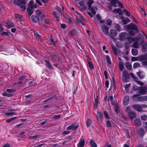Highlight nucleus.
<instances>
[{
  "label": "nucleus",
  "instance_id": "37",
  "mask_svg": "<svg viewBox=\"0 0 147 147\" xmlns=\"http://www.w3.org/2000/svg\"><path fill=\"white\" fill-rule=\"evenodd\" d=\"M129 74L133 78L134 81L136 82V80H137V78L134 75V74L132 73H130Z\"/></svg>",
  "mask_w": 147,
  "mask_h": 147
},
{
  "label": "nucleus",
  "instance_id": "22",
  "mask_svg": "<svg viewBox=\"0 0 147 147\" xmlns=\"http://www.w3.org/2000/svg\"><path fill=\"white\" fill-rule=\"evenodd\" d=\"M14 24L10 21H8L7 23L6 27H7L8 28H10L14 27Z\"/></svg>",
  "mask_w": 147,
  "mask_h": 147
},
{
  "label": "nucleus",
  "instance_id": "29",
  "mask_svg": "<svg viewBox=\"0 0 147 147\" xmlns=\"http://www.w3.org/2000/svg\"><path fill=\"white\" fill-rule=\"evenodd\" d=\"M94 1L93 0H87V5L88 8L91 7Z\"/></svg>",
  "mask_w": 147,
  "mask_h": 147
},
{
  "label": "nucleus",
  "instance_id": "41",
  "mask_svg": "<svg viewBox=\"0 0 147 147\" xmlns=\"http://www.w3.org/2000/svg\"><path fill=\"white\" fill-rule=\"evenodd\" d=\"M40 136L38 135H36L30 136L29 137L30 138L32 139H35L37 138H40Z\"/></svg>",
  "mask_w": 147,
  "mask_h": 147
},
{
  "label": "nucleus",
  "instance_id": "43",
  "mask_svg": "<svg viewBox=\"0 0 147 147\" xmlns=\"http://www.w3.org/2000/svg\"><path fill=\"white\" fill-rule=\"evenodd\" d=\"M114 105H115V111L117 113H119V109L118 108L117 104L116 103Z\"/></svg>",
  "mask_w": 147,
  "mask_h": 147
},
{
  "label": "nucleus",
  "instance_id": "13",
  "mask_svg": "<svg viewBox=\"0 0 147 147\" xmlns=\"http://www.w3.org/2000/svg\"><path fill=\"white\" fill-rule=\"evenodd\" d=\"M129 117L131 119H134L136 117L137 115L133 111H130L128 114Z\"/></svg>",
  "mask_w": 147,
  "mask_h": 147
},
{
  "label": "nucleus",
  "instance_id": "44",
  "mask_svg": "<svg viewBox=\"0 0 147 147\" xmlns=\"http://www.w3.org/2000/svg\"><path fill=\"white\" fill-rule=\"evenodd\" d=\"M113 12H115L116 13H119V14H121V9L118 8L116 9L113 11Z\"/></svg>",
  "mask_w": 147,
  "mask_h": 147
},
{
  "label": "nucleus",
  "instance_id": "30",
  "mask_svg": "<svg viewBox=\"0 0 147 147\" xmlns=\"http://www.w3.org/2000/svg\"><path fill=\"white\" fill-rule=\"evenodd\" d=\"M131 52L132 54L134 56L137 55L138 54V50L136 49H132L131 50Z\"/></svg>",
  "mask_w": 147,
  "mask_h": 147
},
{
  "label": "nucleus",
  "instance_id": "51",
  "mask_svg": "<svg viewBox=\"0 0 147 147\" xmlns=\"http://www.w3.org/2000/svg\"><path fill=\"white\" fill-rule=\"evenodd\" d=\"M33 2L32 1H30L29 2L28 4V7L30 8H33Z\"/></svg>",
  "mask_w": 147,
  "mask_h": 147
},
{
  "label": "nucleus",
  "instance_id": "5",
  "mask_svg": "<svg viewBox=\"0 0 147 147\" xmlns=\"http://www.w3.org/2000/svg\"><path fill=\"white\" fill-rule=\"evenodd\" d=\"M140 43L142 46L141 49L143 53L146 52V49H147V42H144L143 40H141Z\"/></svg>",
  "mask_w": 147,
  "mask_h": 147
},
{
  "label": "nucleus",
  "instance_id": "11",
  "mask_svg": "<svg viewBox=\"0 0 147 147\" xmlns=\"http://www.w3.org/2000/svg\"><path fill=\"white\" fill-rule=\"evenodd\" d=\"M133 108L136 111L141 112L142 111V109L140 105L138 104H135L133 105Z\"/></svg>",
  "mask_w": 147,
  "mask_h": 147
},
{
  "label": "nucleus",
  "instance_id": "32",
  "mask_svg": "<svg viewBox=\"0 0 147 147\" xmlns=\"http://www.w3.org/2000/svg\"><path fill=\"white\" fill-rule=\"evenodd\" d=\"M132 47L136 48H138L139 47V45L138 41L134 42L133 44Z\"/></svg>",
  "mask_w": 147,
  "mask_h": 147
},
{
  "label": "nucleus",
  "instance_id": "3",
  "mask_svg": "<svg viewBox=\"0 0 147 147\" xmlns=\"http://www.w3.org/2000/svg\"><path fill=\"white\" fill-rule=\"evenodd\" d=\"M138 91L137 93L139 94L140 95L145 94L147 92V87L146 86H143L139 87L137 90Z\"/></svg>",
  "mask_w": 147,
  "mask_h": 147
},
{
  "label": "nucleus",
  "instance_id": "1",
  "mask_svg": "<svg viewBox=\"0 0 147 147\" xmlns=\"http://www.w3.org/2000/svg\"><path fill=\"white\" fill-rule=\"evenodd\" d=\"M126 28L128 30L129 34L131 36H134L136 33L138 32V30L136 26L133 23L126 25Z\"/></svg>",
  "mask_w": 147,
  "mask_h": 147
},
{
  "label": "nucleus",
  "instance_id": "12",
  "mask_svg": "<svg viewBox=\"0 0 147 147\" xmlns=\"http://www.w3.org/2000/svg\"><path fill=\"white\" fill-rule=\"evenodd\" d=\"M138 57L139 61H142L147 60V54H144Z\"/></svg>",
  "mask_w": 147,
  "mask_h": 147
},
{
  "label": "nucleus",
  "instance_id": "19",
  "mask_svg": "<svg viewBox=\"0 0 147 147\" xmlns=\"http://www.w3.org/2000/svg\"><path fill=\"white\" fill-rule=\"evenodd\" d=\"M45 65L49 69L51 70L53 69V67L49 61L47 60H45Z\"/></svg>",
  "mask_w": 147,
  "mask_h": 147
},
{
  "label": "nucleus",
  "instance_id": "26",
  "mask_svg": "<svg viewBox=\"0 0 147 147\" xmlns=\"http://www.w3.org/2000/svg\"><path fill=\"white\" fill-rule=\"evenodd\" d=\"M134 123L137 126H140L141 125V123L140 120L138 119H136L134 121Z\"/></svg>",
  "mask_w": 147,
  "mask_h": 147
},
{
  "label": "nucleus",
  "instance_id": "39",
  "mask_svg": "<svg viewBox=\"0 0 147 147\" xmlns=\"http://www.w3.org/2000/svg\"><path fill=\"white\" fill-rule=\"evenodd\" d=\"M17 118L16 117H15L12 118H10L6 120V122L7 123H9L15 119Z\"/></svg>",
  "mask_w": 147,
  "mask_h": 147
},
{
  "label": "nucleus",
  "instance_id": "16",
  "mask_svg": "<svg viewBox=\"0 0 147 147\" xmlns=\"http://www.w3.org/2000/svg\"><path fill=\"white\" fill-rule=\"evenodd\" d=\"M139 94H135L133 96V99L135 101H141V96H139Z\"/></svg>",
  "mask_w": 147,
  "mask_h": 147
},
{
  "label": "nucleus",
  "instance_id": "54",
  "mask_svg": "<svg viewBox=\"0 0 147 147\" xmlns=\"http://www.w3.org/2000/svg\"><path fill=\"white\" fill-rule=\"evenodd\" d=\"M106 58L108 64L109 65H110L111 64V63L110 60V57H109V56L106 55Z\"/></svg>",
  "mask_w": 147,
  "mask_h": 147
},
{
  "label": "nucleus",
  "instance_id": "23",
  "mask_svg": "<svg viewBox=\"0 0 147 147\" xmlns=\"http://www.w3.org/2000/svg\"><path fill=\"white\" fill-rule=\"evenodd\" d=\"M137 134L140 137H142L144 134V130L142 129H140L138 132Z\"/></svg>",
  "mask_w": 147,
  "mask_h": 147
},
{
  "label": "nucleus",
  "instance_id": "46",
  "mask_svg": "<svg viewBox=\"0 0 147 147\" xmlns=\"http://www.w3.org/2000/svg\"><path fill=\"white\" fill-rule=\"evenodd\" d=\"M33 32L34 35L36 37V38H40V36L37 33V32L35 30H33Z\"/></svg>",
  "mask_w": 147,
  "mask_h": 147
},
{
  "label": "nucleus",
  "instance_id": "27",
  "mask_svg": "<svg viewBox=\"0 0 147 147\" xmlns=\"http://www.w3.org/2000/svg\"><path fill=\"white\" fill-rule=\"evenodd\" d=\"M88 63V66H89V68L91 69H94V66L92 62L89 61V60H87Z\"/></svg>",
  "mask_w": 147,
  "mask_h": 147
},
{
  "label": "nucleus",
  "instance_id": "18",
  "mask_svg": "<svg viewBox=\"0 0 147 147\" xmlns=\"http://www.w3.org/2000/svg\"><path fill=\"white\" fill-rule=\"evenodd\" d=\"M121 19L123 24H126L130 22V20L127 18L125 19L123 17H121Z\"/></svg>",
  "mask_w": 147,
  "mask_h": 147
},
{
  "label": "nucleus",
  "instance_id": "14",
  "mask_svg": "<svg viewBox=\"0 0 147 147\" xmlns=\"http://www.w3.org/2000/svg\"><path fill=\"white\" fill-rule=\"evenodd\" d=\"M88 9L90 10L93 14L95 15L98 10V8L96 7H91L88 8Z\"/></svg>",
  "mask_w": 147,
  "mask_h": 147
},
{
  "label": "nucleus",
  "instance_id": "2",
  "mask_svg": "<svg viewBox=\"0 0 147 147\" xmlns=\"http://www.w3.org/2000/svg\"><path fill=\"white\" fill-rule=\"evenodd\" d=\"M14 3L20 7L23 11H24L26 9V7L24 5L26 4V2L24 0H15L13 1Z\"/></svg>",
  "mask_w": 147,
  "mask_h": 147
},
{
  "label": "nucleus",
  "instance_id": "9",
  "mask_svg": "<svg viewBox=\"0 0 147 147\" xmlns=\"http://www.w3.org/2000/svg\"><path fill=\"white\" fill-rule=\"evenodd\" d=\"M128 35L126 32L121 33L119 35V37L120 39L122 40H127L128 39Z\"/></svg>",
  "mask_w": 147,
  "mask_h": 147
},
{
  "label": "nucleus",
  "instance_id": "48",
  "mask_svg": "<svg viewBox=\"0 0 147 147\" xmlns=\"http://www.w3.org/2000/svg\"><path fill=\"white\" fill-rule=\"evenodd\" d=\"M123 11L126 16H130V13L126 9H123Z\"/></svg>",
  "mask_w": 147,
  "mask_h": 147
},
{
  "label": "nucleus",
  "instance_id": "33",
  "mask_svg": "<svg viewBox=\"0 0 147 147\" xmlns=\"http://www.w3.org/2000/svg\"><path fill=\"white\" fill-rule=\"evenodd\" d=\"M125 67L129 70H131L132 68L131 64L128 62L125 63Z\"/></svg>",
  "mask_w": 147,
  "mask_h": 147
},
{
  "label": "nucleus",
  "instance_id": "52",
  "mask_svg": "<svg viewBox=\"0 0 147 147\" xmlns=\"http://www.w3.org/2000/svg\"><path fill=\"white\" fill-rule=\"evenodd\" d=\"M141 119L142 120L145 121L147 119V116L146 115H142L141 116Z\"/></svg>",
  "mask_w": 147,
  "mask_h": 147
},
{
  "label": "nucleus",
  "instance_id": "61",
  "mask_svg": "<svg viewBox=\"0 0 147 147\" xmlns=\"http://www.w3.org/2000/svg\"><path fill=\"white\" fill-rule=\"evenodd\" d=\"M45 22L47 24H50V20L48 19H46L45 20Z\"/></svg>",
  "mask_w": 147,
  "mask_h": 147
},
{
  "label": "nucleus",
  "instance_id": "56",
  "mask_svg": "<svg viewBox=\"0 0 147 147\" xmlns=\"http://www.w3.org/2000/svg\"><path fill=\"white\" fill-rule=\"evenodd\" d=\"M15 16L17 18H18L19 20L21 19L22 17V16H21V15L18 14H16Z\"/></svg>",
  "mask_w": 147,
  "mask_h": 147
},
{
  "label": "nucleus",
  "instance_id": "4",
  "mask_svg": "<svg viewBox=\"0 0 147 147\" xmlns=\"http://www.w3.org/2000/svg\"><path fill=\"white\" fill-rule=\"evenodd\" d=\"M123 80L125 82H127L129 78V76L128 72L125 70L123 71Z\"/></svg>",
  "mask_w": 147,
  "mask_h": 147
},
{
  "label": "nucleus",
  "instance_id": "59",
  "mask_svg": "<svg viewBox=\"0 0 147 147\" xmlns=\"http://www.w3.org/2000/svg\"><path fill=\"white\" fill-rule=\"evenodd\" d=\"M6 91L9 92H13L15 91V90L13 89H7Z\"/></svg>",
  "mask_w": 147,
  "mask_h": 147
},
{
  "label": "nucleus",
  "instance_id": "62",
  "mask_svg": "<svg viewBox=\"0 0 147 147\" xmlns=\"http://www.w3.org/2000/svg\"><path fill=\"white\" fill-rule=\"evenodd\" d=\"M107 25L110 26L112 23V21L109 19H107Z\"/></svg>",
  "mask_w": 147,
  "mask_h": 147
},
{
  "label": "nucleus",
  "instance_id": "6",
  "mask_svg": "<svg viewBox=\"0 0 147 147\" xmlns=\"http://www.w3.org/2000/svg\"><path fill=\"white\" fill-rule=\"evenodd\" d=\"M102 31L105 34H107L109 33V28L105 25H102L101 26Z\"/></svg>",
  "mask_w": 147,
  "mask_h": 147
},
{
  "label": "nucleus",
  "instance_id": "60",
  "mask_svg": "<svg viewBox=\"0 0 147 147\" xmlns=\"http://www.w3.org/2000/svg\"><path fill=\"white\" fill-rule=\"evenodd\" d=\"M136 82L138 84H139L141 86H143L144 85L143 83L141 81L136 80Z\"/></svg>",
  "mask_w": 147,
  "mask_h": 147
},
{
  "label": "nucleus",
  "instance_id": "53",
  "mask_svg": "<svg viewBox=\"0 0 147 147\" xmlns=\"http://www.w3.org/2000/svg\"><path fill=\"white\" fill-rule=\"evenodd\" d=\"M112 49L113 51L114 52V54L115 55H117L118 54V52H117L116 48L115 47H112Z\"/></svg>",
  "mask_w": 147,
  "mask_h": 147
},
{
  "label": "nucleus",
  "instance_id": "17",
  "mask_svg": "<svg viewBox=\"0 0 147 147\" xmlns=\"http://www.w3.org/2000/svg\"><path fill=\"white\" fill-rule=\"evenodd\" d=\"M85 144V141L84 139H81L79 142L77 146L78 147H84Z\"/></svg>",
  "mask_w": 147,
  "mask_h": 147
},
{
  "label": "nucleus",
  "instance_id": "7",
  "mask_svg": "<svg viewBox=\"0 0 147 147\" xmlns=\"http://www.w3.org/2000/svg\"><path fill=\"white\" fill-rule=\"evenodd\" d=\"M76 124L75 123H73L71 125L67 127L66 129L67 130H69L72 129L73 130H76L79 127L78 125H76Z\"/></svg>",
  "mask_w": 147,
  "mask_h": 147
},
{
  "label": "nucleus",
  "instance_id": "20",
  "mask_svg": "<svg viewBox=\"0 0 147 147\" xmlns=\"http://www.w3.org/2000/svg\"><path fill=\"white\" fill-rule=\"evenodd\" d=\"M113 97L112 96H109L108 97V104L109 105H110V103H109V101L110 100L111 101V104L113 105H114L115 104H116V102L114 101L113 100Z\"/></svg>",
  "mask_w": 147,
  "mask_h": 147
},
{
  "label": "nucleus",
  "instance_id": "10",
  "mask_svg": "<svg viewBox=\"0 0 147 147\" xmlns=\"http://www.w3.org/2000/svg\"><path fill=\"white\" fill-rule=\"evenodd\" d=\"M96 117L97 118L98 121L101 123L103 118V115L100 112L97 111V112Z\"/></svg>",
  "mask_w": 147,
  "mask_h": 147
},
{
  "label": "nucleus",
  "instance_id": "49",
  "mask_svg": "<svg viewBox=\"0 0 147 147\" xmlns=\"http://www.w3.org/2000/svg\"><path fill=\"white\" fill-rule=\"evenodd\" d=\"M141 101H147V96H141Z\"/></svg>",
  "mask_w": 147,
  "mask_h": 147
},
{
  "label": "nucleus",
  "instance_id": "31",
  "mask_svg": "<svg viewBox=\"0 0 147 147\" xmlns=\"http://www.w3.org/2000/svg\"><path fill=\"white\" fill-rule=\"evenodd\" d=\"M75 12L78 15L79 17L80 18V19L82 21H83L85 22H86V20L85 18L83 17L82 16L80 13H78L76 11H75Z\"/></svg>",
  "mask_w": 147,
  "mask_h": 147
},
{
  "label": "nucleus",
  "instance_id": "36",
  "mask_svg": "<svg viewBox=\"0 0 147 147\" xmlns=\"http://www.w3.org/2000/svg\"><path fill=\"white\" fill-rule=\"evenodd\" d=\"M140 64L138 62L135 63L133 66L134 68L136 69L139 67H140Z\"/></svg>",
  "mask_w": 147,
  "mask_h": 147
},
{
  "label": "nucleus",
  "instance_id": "25",
  "mask_svg": "<svg viewBox=\"0 0 147 147\" xmlns=\"http://www.w3.org/2000/svg\"><path fill=\"white\" fill-rule=\"evenodd\" d=\"M110 33L111 35H109L110 36H115L117 35V32L116 30L113 29H112L110 30Z\"/></svg>",
  "mask_w": 147,
  "mask_h": 147
},
{
  "label": "nucleus",
  "instance_id": "8",
  "mask_svg": "<svg viewBox=\"0 0 147 147\" xmlns=\"http://www.w3.org/2000/svg\"><path fill=\"white\" fill-rule=\"evenodd\" d=\"M80 6L79 7V8L81 11H85L87 9L86 6L84 5V3L83 1H80L79 3Z\"/></svg>",
  "mask_w": 147,
  "mask_h": 147
},
{
  "label": "nucleus",
  "instance_id": "15",
  "mask_svg": "<svg viewBox=\"0 0 147 147\" xmlns=\"http://www.w3.org/2000/svg\"><path fill=\"white\" fill-rule=\"evenodd\" d=\"M129 97L128 96H126L123 100V103L124 105H127L129 103Z\"/></svg>",
  "mask_w": 147,
  "mask_h": 147
},
{
  "label": "nucleus",
  "instance_id": "40",
  "mask_svg": "<svg viewBox=\"0 0 147 147\" xmlns=\"http://www.w3.org/2000/svg\"><path fill=\"white\" fill-rule=\"evenodd\" d=\"M90 144L92 147H96L97 144L96 143L92 140H91L90 142Z\"/></svg>",
  "mask_w": 147,
  "mask_h": 147
},
{
  "label": "nucleus",
  "instance_id": "58",
  "mask_svg": "<svg viewBox=\"0 0 147 147\" xmlns=\"http://www.w3.org/2000/svg\"><path fill=\"white\" fill-rule=\"evenodd\" d=\"M121 117L122 118L125 120H127V117L123 113H121Z\"/></svg>",
  "mask_w": 147,
  "mask_h": 147
},
{
  "label": "nucleus",
  "instance_id": "47",
  "mask_svg": "<svg viewBox=\"0 0 147 147\" xmlns=\"http://www.w3.org/2000/svg\"><path fill=\"white\" fill-rule=\"evenodd\" d=\"M119 67L120 70L122 71L123 69V65L121 62H120L119 64Z\"/></svg>",
  "mask_w": 147,
  "mask_h": 147
},
{
  "label": "nucleus",
  "instance_id": "64",
  "mask_svg": "<svg viewBox=\"0 0 147 147\" xmlns=\"http://www.w3.org/2000/svg\"><path fill=\"white\" fill-rule=\"evenodd\" d=\"M36 15L38 16H39L41 14V11L39 10H36Z\"/></svg>",
  "mask_w": 147,
  "mask_h": 147
},
{
  "label": "nucleus",
  "instance_id": "28",
  "mask_svg": "<svg viewBox=\"0 0 147 147\" xmlns=\"http://www.w3.org/2000/svg\"><path fill=\"white\" fill-rule=\"evenodd\" d=\"M117 2V0H112L110 2V5L114 7H116Z\"/></svg>",
  "mask_w": 147,
  "mask_h": 147
},
{
  "label": "nucleus",
  "instance_id": "42",
  "mask_svg": "<svg viewBox=\"0 0 147 147\" xmlns=\"http://www.w3.org/2000/svg\"><path fill=\"white\" fill-rule=\"evenodd\" d=\"M112 121H107L106 122V125L107 127L109 128H111L112 127V125L111 123L112 122Z\"/></svg>",
  "mask_w": 147,
  "mask_h": 147
},
{
  "label": "nucleus",
  "instance_id": "63",
  "mask_svg": "<svg viewBox=\"0 0 147 147\" xmlns=\"http://www.w3.org/2000/svg\"><path fill=\"white\" fill-rule=\"evenodd\" d=\"M26 78V76H23L20 77L18 80H22L25 79Z\"/></svg>",
  "mask_w": 147,
  "mask_h": 147
},
{
  "label": "nucleus",
  "instance_id": "34",
  "mask_svg": "<svg viewBox=\"0 0 147 147\" xmlns=\"http://www.w3.org/2000/svg\"><path fill=\"white\" fill-rule=\"evenodd\" d=\"M138 76L140 78H143L144 77V76L141 71H139L137 73Z\"/></svg>",
  "mask_w": 147,
  "mask_h": 147
},
{
  "label": "nucleus",
  "instance_id": "38",
  "mask_svg": "<svg viewBox=\"0 0 147 147\" xmlns=\"http://www.w3.org/2000/svg\"><path fill=\"white\" fill-rule=\"evenodd\" d=\"M129 74L133 78L134 81L136 82V80H137V78L134 75V74L132 73H130Z\"/></svg>",
  "mask_w": 147,
  "mask_h": 147
},
{
  "label": "nucleus",
  "instance_id": "50",
  "mask_svg": "<svg viewBox=\"0 0 147 147\" xmlns=\"http://www.w3.org/2000/svg\"><path fill=\"white\" fill-rule=\"evenodd\" d=\"M103 113H104V115H105V117L106 119H109V117L108 116V113H107V111H104Z\"/></svg>",
  "mask_w": 147,
  "mask_h": 147
},
{
  "label": "nucleus",
  "instance_id": "24",
  "mask_svg": "<svg viewBox=\"0 0 147 147\" xmlns=\"http://www.w3.org/2000/svg\"><path fill=\"white\" fill-rule=\"evenodd\" d=\"M53 14L54 15V17L56 18L57 21L60 20L59 16H58V14L57 12L54 11L53 12Z\"/></svg>",
  "mask_w": 147,
  "mask_h": 147
},
{
  "label": "nucleus",
  "instance_id": "21",
  "mask_svg": "<svg viewBox=\"0 0 147 147\" xmlns=\"http://www.w3.org/2000/svg\"><path fill=\"white\" fill-rule=\"evenodd\" d=\"M31 19L32 21L34 22H37L39 20L38 17L35 16H32Z\"/></svg>",
  "mask_w": 147,
  "mask_h": 147
},
{
  "label": "nucleus",
  "instance_id": "35",
  "mask_svg": "<svg viewBox=\"0 0 147 147\" xmlns=\"http://www.w3.org/2000/svg\"><path fill=\"white\" fill-rule=\"evenodd\" d=\"M33 8L27 7V10L28 11V13L30 16L32 13L33 11L32 10Z\"/></svg>",
  "mask_w": 147,
  "mask_h": 147
},
{
  "label": "nucleus",
  "instance_id": "57",
  "mask_svg": "<svg viewBox=\"0 0 147 147\" xmlns=\"http://www.w3.org/2000/svg\"><path fill=\"white\" fill-rule=\"evenodd\" d=\"M5 115H15V113L12 112H8L5 113Z\"/></svg>",
  "mask_w": 147,
  "mask_h": 147
},
{
  "label": "nucleus",
  "instance_id": "55",
  "mask_svg": "<svg viewBox=\"0 0 147 147\" xmlns=\"http://www.w3.org/2000/svg\"><path fill=\"white\" fill-rule=\"evenodd\" d=\"M92 122V121L90 120L89 119H88L87 121L86 122V124L87 126H89Z\"/></svg>",
  "mask_w": 147,
  "mask_h": 147
},
{
  "label": "nucleus",
  "instance_id": "45",
  "mask_svg": "<svg viewBox=\"0 0 147 147\" xmlns=\"http://www.w3.org/2000/svg\"><path fill=\"white\" fill-rule=\"evenodd\" d=\"M115 29L118 31H120L121 30L120 26L117 24H115Z\"/></svg>",
  "mask_w": 147,
  "mask_h": 147
}]
</instances>
